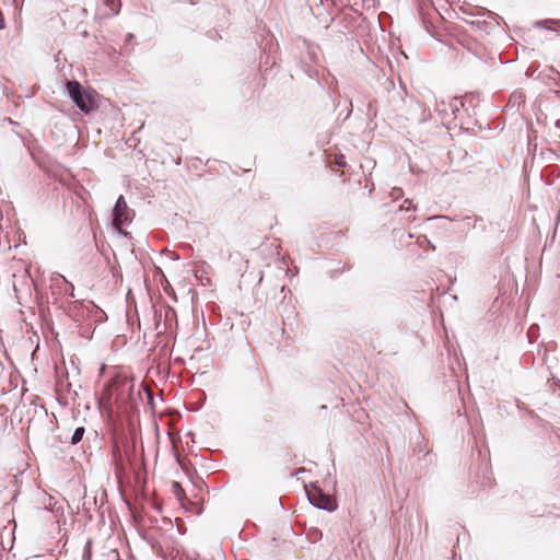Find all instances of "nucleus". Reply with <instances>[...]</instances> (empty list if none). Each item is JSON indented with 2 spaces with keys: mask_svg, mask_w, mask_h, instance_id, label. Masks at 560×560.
I'll return each instance as SVG.
<instances>
[{
  "mask_svg": "<svg viewBox=\"0 0 560 560\" xmlns=\"http://www.w3.org/2000/svg\"><path fill=\"white\" fill-rule=\"evenodd\" d=\"M307 499L312 505L317 509L332 512L336 510L337 504L331 495L324 493L318 487H313L306 491Z\"/></svg>",
  "mask_w": 560,
  "mask_h": 560,
  "instance_id": "7ed1b4c3",
  "label": "nucleus"
},
{
  "mask_svg": "<svg viewBox=\"0 0 560 560\" xmlns=\"http://www.w3.org/2000/svg\"><path fill=\"white\" fill-rule=\"evenodd\" d=\"M458 105H462V102L458 98H453L450 106L452 107L453 114L458 110Z\"/></svg>",
  "mask_w": 560,
  "mask_h": 560,
  "instance_id": "9d476101",
  "label": "nucleus"
},
{
  "mask_svg": "<svg viewBox=\"0 0 560 560\" xmlns=\"http://www.w3.org/2000/svg\"><path fill=\"white\" fill-rule=\"evenodd\" d=\"M66 88L71 101L84 114L88 115L98 107V94L95 90L84 88L75 80L67 81Z\"/></svg>",
  "mask_w": 560,
  "mask_h": 560,
  "instance_id": "f257e3e1",
  "label": "nucleus"
},
{
  "mask_svg": "<svg viewBox=\"0 0 560 560\" xmlns=\"http://www.w3.org/2000/svg\"><path fill=\"white\" fill-rule=\"evenodd\" d=\"M535 26L560 33V21H537Z\"/></svg>",
  "mask_w": 560,
  "mask_h": 560,
  "instance_id": "39448f33",
  "label": "nucleus"
},
{
  "mask_svg": "<svg viewBox=\"0 0 560 560\" xmlns=\"http://www.w3.org/2000/svg\"><path fill=\"white\" fill-rule=\"evenodd\" d=\"M417 107L421 109V117L419 118V121L424 122L430 118V112H428L425 108L422 107L421 104L417 103Z\"/></svg>",
  "mask_w": 560,
  "mask_h": 560,
  "instance_id": "6e6552de",
  "label": "nucleus"
},
{
  "mask_svg": "<svg viewBox=\"0 0 560 560\" xmlns=\"http://www.w3.org/2000/svg\"><path fill=\"white\" fill-rule=\"evenodd\" d=\"M336 164L339 166V167H343L346 166V158L343 155H339L336 158Z\"/></svg>",
  "mask_w": 560,
  "mask_h": 560,
  "instance_id": "9b49d317",
  "label": "nucleus"
},
{
  "mask_svg": "<svg viewBox=\"0 0 560 560\" xmlns=\"http://www.w3.org/2000/svg\"><path fill=\"white\" fill-rule=\"evenodd\" d=\"M408 202V200H406ZM410 209L412 210H416V207H411V202L409 201V207L406 208L407 211H409Z\"/></svg>",
  "mask_w": 560,
  "mask_h": 560,
  "instance_id": "ddd939ff",
  "label": "nucleus"
},
{
  "mask_svg": "<svg viewBox=\"0 0 560 560\" xmlns=\"http://www.w3.org/2000/svg\"><path fill=\"white\" fill-rule=\"evenodd\" d=\"M113 455H114V457H115V458L119 455V448H118V446H115V447H114V450H113Z\"/></svg>",
  "mask_w": 560,
  "mask_h": 560,
  "instance_id": "f8f14e48",
  "label": "nucleus"
},
{
  "mask_svg": "<svg viewBox=\"0 0 560 560\" xmlns=\"http://www.w3.org/2000/svg\"><path fill=\"white\" fill-rule=\"evenodd\" d=\"M556 127H557L558 129H560V119H558V120L556 121Z\"/></svg>",
  "mask_w": 560,
  "mask_h": 560,
  "instance_id": "4468645a",
  "label": "nucleus"
},
{
  "mask_svg": "<svg viewBox=\"0 0 560 560\" xmlns=\"http://www.w3.org/2000/svg\"><path fill=\"white\" fill-rule=\"evenodd\" d=\"M84 433L85 429L83 427L77 428L71 436L70 443L72 445H77L78 443H80L83 439Z\"/></svg>",
  "mask_w": 560,
  "mask_h": 560,
  "instance_id": "0eeeda50",
  "label": "nucleus"
},
{
  "mask_svg": "<svg viewBox=\"0 0 560 560\" xmlns=\"http://www.w3.org/2000/svg\"><path fill=\"white\" fill-rule=\"evenodd\" d=\"M459 222V229L462 231H469L471 229H475L477 226L478 222H483L482 218L477 215H466L463 217Z\"/></svg>",
  "mask_w": 560,
  "mask_h": 560,
  "instance_id": "20e7f679",
  "label": "nucleus"
},
{
  "mask_svg": "<svg viewBox=\"0 0 560 560\" xmlns=\"http://www.w3.org/2000/svg\"><path fill=\"white\" fill-rule=\"evenodd\" d=\"M172 487H173L174 493L177 497H179L184 492L183 488L180 487L179 482H177V481H173Z\"/></svg>",
  "mask_w": 560,
  "mask_h": 560,
  "instance_id": "1a4fd4ad",
  "label": "nucleus"
},
{
  "mask_svg": "<svg viewBox=\"0 0 560 560\" xmlns=\"http://www.w3.org/2000/svg\"><path fill=\"white\" fill-rule=\"evenodd\" d=\"M105 5L108 8V11L104 13L105 16H113L118 14L120 9L119 0H106Z\"/></svg>",
  "mask_w": 560,
  "mask_h": 560,
  "instance_id": "423d86ee",
  "label": "nucleus"
},
{
  "mask_svg": "<svg viewBox=\"0 0 560 560\" xmlns=\"http://www.w3.org/2000/svg\"><path fill=\"white\" fill-rule=\"evenodd\" d=\"M135 211L128 207L125 197L120 195L113 209V225L119 232L122 225H128L132 222Z\"/></svg>",
  "mask_w": 560,
  "mask_h": 560,
  "instance_id": "f03ea898",
  "label": "nucleus"
}]
</instances>
